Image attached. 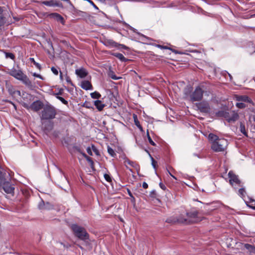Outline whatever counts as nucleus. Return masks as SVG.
<instances>
[{
    "instance_id": "obj_1",
    "label": "nucleus",
    "mask_w": 255,
    "mask_h": 255,
    "mask_svg": "<svg viewBox=\"0 0 255 255\" xmlns=\"http://www.w3.org/2000/svg\"><path fill=\"white\" fill-rule=\"evenodd\" d=\"M209 139L212 142L211 148L216 152L224 151L228 145V141L224 138H219L217 135L210 133Z\"/></svg>"
},
{
    "instance_id": "obj_2",
    "label": "nucleus",
    "mask_w": 255,
    "mask_h": 255,
    "mask_svg": "<svg viewBox=\"0 0 255 255\" xmlns=\"http://www.w3.org/2000/svg\"><path fill=\"white\" fill-rule=\"evenodd\" d=\"M6 173L0 171V191L3 190L7 194H11L13 192L14 187L5 178Z\"/></svg>"
},
{
    "instance_id": "obj_3",
    "label": "nucleus",
    "mask_w": 255,
    "mask_h": 255,
    "mask_svg": "<svg viewBox=\"0 0 255 255\" xmlns=\"http://www.w3.org/2000/svg\"><path fill=\"white\" fill-rule=\"evenodd\" d=\"M10 75L17 80L21 81L26 86L31 87L32 83L29 78L20 70H12Z\"/></svg>"
},
{
    "instance_id": "obj_4",
    "label": "nucleus",
    "mask_w": 255,
    "mask_h": 255,
    "mask_svg": "<svg viewBox=\"0 0 255 255\" xmlns=\"http://www.w3.org/2000/svg\"><path fill=\"white\" fill-rule=\"evenodd\" d=\"M71 229L75 236L82 240H86L89 239V235L85 229L76 224L71 226Z\"/></svg>"
},
{
    "instance_id": "obj_5",
    "label": "nucleus",
    "mask_w": 255,
    "mask_h": 255,
    "mask_svg": "<svg viewBox=\"0 0 255 255\" xmlns=\"http://www.w3.org/2000/svg\"><path fill=\"white\" fill-rule=\"evenodd\" d=\"M56 113V110L53 107L47 105L44 108L42 112V118L46 120L54 119Z\"/></svg>"
},
{
    "instance_id": "obj_6",
    "label": "nucleus",
    "mask_w": 255,
    "mask_h": 255,
    "mask_svg": "<svg viewBox=\"0 0 255 255\" xmlns=\"http://www.w3.org/2000/svg\"><path fill=\"white\" fill-rule=\"evenodd\" d=\"M187 222L189 223H195L202 221V218L199 216V212L196 210H191L187 212Z\"/></svg>"
},
{
    "instance_id": "obj_7",
    "label": "nucleus",
    "mask_w": 255,
    "mask_h": 255,
    "mask_svg": "<svg viewBox=\"0 0 255 255\" xmlns=\"http://www.w3.org/2000/svg\"><path fill=\"white\" fill-rule=\"evenodd\" d=\"M229 178V182L232 186L236 187L237 186H241V181L233 171H230L228 173Z\"/></svg>"
},
{
    "instance_id": "obj_8",
    "label": "nucleus",
    "mask_w": 255,
    "mask_h": 255,
    "mask_svg": "<svg viewBox=\"0 0 255 255\" xmlns=\"http://www.w3.org/2000/svg\"><path fill=\"white\" fill-rule=\"evenodd\" d=\"M203 91L200 87H197L190 95L191 100L193 102L198 101L202 99Z\"/></svg>"
},
{
    "instance_id": "obj_9",
    "label": "nucleus",
    "mask_w": 255,
    "mask_h": 255,
    "mask_svg": "<svg viewBox=\"0 0 255 255\" xmlns=\"http://www.w3.org/2000/svg\"><path fill=\"white\" fill-rule=\"evenodd\" d=\"M166 222L169 223H179L188 224V222H187V217L184 218L182 215L179 216L178 218L174 217H169L166 219Z\"/></svg>"
},
{
    "instance_id": "obj_10",
    "label": "nucleus",
    "mask_w": 255,
    "mask_h": 255,
    "mask_svg": "<svg viewBox=\"0 0 255 255\" xmlns=\"http://www.w3.org/2000/svg\"><path fill=\"white\" fill-rule=\"evenodd\" d=\"M198 109L202 112L208 113L210 110L209 104L207 102H203L197 105Z\"/></svg>"
},
{
    "instance_id": "obj_11",
    "label": "nucleus",
    "mask_w": 255,
    "mask_h": 255,
    "mask_svg": "<svg viewBox=\"0 0 255 255\" xmlns=\"http://www.w3.org/2000/svg\"><path fill=\"white\" fill-rule=\"evenodd\" d=\"M42 3L45 5L49 6H58L62 7V4L58 2L55 0H49V1H44L42 2Z\"/></svg>"
},
{
    "instance_id": "obj_12",
    "label": "nucleus",
    "mask_w": 255,
    "mask_h": 255,
    "mask_svg": "<svg viewBox=\"0 0 255 255\" xmlns=\"http://www.w3.org/2000/svg\"><path fill=\"white\" fill-rule=\"evenodd\" d=\"M75 73L81 78H84L88 75V72L84 68L76 69Z\"/></svg>"
},
{
    "instance_id": "obj_13",
    "label": "nucleus",
    "mask_w": 255,
    "mask_h": 255,
    "mask_svg": "<svg viewBox=\"0 0 255 255\" xmlns=\"http://www.w3.org/2000/svg\"><path fill=\"white\" fill-rule=\"evenodd\" d=\"M42 103L40 102L37 101L33 102L31 107V109L33 111L37 112L42 108Z\"/></svg>"
},
{
    "instance_id": "obj_14",
    "label": "nucleus",
    "mask_w": 255,
    "mask_h": 255,
    "mask_svg": "<svg viewBox=\"0 0 255 255\" xmlns=\"http://www.w3.org/2000/svg\"><path fill=\"white\" fill-rule=\"evenodd\" d=\"M81 87L84 90H88L92 89V86L89 81H83L82 82Z\"/></svg>"
},
{
    "instance_id": "obj_15",
    "label": "nucleus",
    "mask_w": 255,
    "mask_h": 255,
    "mask_svg": "<svg viewBox=\"0 0 255 255\" xmlns=\"http://www.w3.org/2000/svg\"><path fill=\"white\" fill-rule=\"evenodd\" d=\"M237 100L238 102H246L251 103L252 102V100L249 98V97L247 96H238L236 97Z\"/></svg>"
},
{
    "instance_id": "obj_16",
    "label": "nucleus",
    "mask_w": 255,
    "mask_h": 255,
    "mask_svg": "<svg viewBox=\"0 0 255 255\" xmlns=\"http://www.w3.org/2000/svg\"><path fill=\"white\" fill-rule=\"evenodd\" d=\"M238 119V114L236 113L232 112L231 117L227 119V121L229 122H232L237 121Z\"/></svg>"
},
{
    "instance_id": "obj_17",
    "label": "nucleus",
    "mask_w": 255,
    "mask_h": 255,
    "mask_svg": "<svg viewBox=\"0 0 255 255\" xmlns=\"http://www.w3.org/2000/svg\"><path fill=\"white\" fill-rule=\"evenodd\" d=\"M46 205L47 206H49V207H45V204L43 201H42L39 204V208L41 210H49L52 208V205H51L49 203H46Z\"/></svg>"
},
{
    "instance_id": "obj_18",
    "label": "nucleus",
    "mask_w": 255,
    "mask_h": 255,
    "mask_svg": "<svg viewBox=\"0 0 255 255\" xmlns=\"http://www.w3.org/2000/svg\"><path fill=\"white\" fill-rule=\"evenodd\" d=\"M94 105L99 111H102L105 107V105L100 100L95 101Z\"/></svg>"
},
{
    "instance_id": "obj_19",
    "label": "nucleus",
    "mask_w": 255,
    "mask_h": 255,
    "mask_svg": "<svg viewBox=\"0 0 255 255\" xmlns=\"http://www.w3.org/2000/svg\"><path fill=\"white\" fill-rule=\"evenodd\" d=\"M133 119H134V122L135 125L136 126V127L139 129H140L141 130H142V127L141 126V125H140V124L139 123V122L138 121L137 116L136 115L134 114L133 115Z\"/></svg>"
},
{
    "instance_id": "obj_20",
    "label": "nucleus",
    "mask_w": 255,
    "mask_h": 255,
    "mask_svg": "<svg viewBox=\"0 0 255 255\" xmlns=\"http://www.w3.org/2000/svg\"><path fill=\"white\" fill-rule=\"evenodd\" d=\"M113 55L115 57H117L122 61H125L127 60L126 58L124 57V56L121 53H114L113 54Z\"/></svg>"
},
{
    "instance_id": "obj_21",
    "label": "nucleus",
    "mask_w": 255,
    "mask_h": 255,
    "mask_svg": "<svg viewBox=\"0 0 255 255\" xmlns=\"http://www.w3.org/2000/svg\"><path fill=\"white\" fill-rule=\"evenodd\" d=\"M90 95H91V97L93 99H98L101 96V94L99 92H96V91H95V92H94L93 93H91Z\"/></svg>"
},
{
    "instance_id": "obj_22",
    "label": "nucleus",
    "mask_w": 255,
    "mask_h": 255,
    "mask_svg": "<svg viewBox=\"0 0 255 255\" xmlns=\"http://www.w3.org/2000/svg\"><path fill=\"white\" fill-rule=\"evenodd\" d=\"M108 152L109 154L112 157H115L116 155V153L114 150L110 146L108 147Z\"/></svg>"
},
{
    "instance_id": "obj_23",
    "label": "nucleus",
    "mask_w": 255,
    "mask_h": 255,
    "mask_svg": "<svg viewBox=\"0 0 255 255\" xmlns=\"http://www.w3.org/2000/svg\"><path fill=\"white\" fill-rule=\"evenodd\" d=\"M4 53L6 58H10L13 60L15 58V56L12 53L5 52Z\"/></svg>"
},
{
    "instance_id": "obj_24",
    "label": "nucleus",
    "mask_w": 255,
    "mask_h": 255,
    "mask_svg": "<svg viewBox=\"0 0 255 255\" xmlns=\"http://www.w3.org/2000/svg\"><path fill=\"white\" fill-rule=\"evenodd\" d=\"M29 60L30 61L32 62L34 65L35 66L39 69H40L41 68V66L40 65L37 63L35 60H34V59L33 58H29Z\"/></svg>"
},
{
    "instance_id": "obj_25",
    "label": "nucleus",
    "mask_w": 255,
    "mask_h": 255,
    "mask_svg": "<svg viewBox=\"0 0 255 255\" xmlns=\"http://www.w3.org/2000/svg\"><path fill=\"white\" fill-rule=\"evenodd\" d=\"M239 195L242 197H244L246 194V191L244 188H241L239 190Z\"/></svg>"
},
{
    "instance_id": "obj_26",
    "label": "nucleus",
    "mask_w": 255,
    "mask_h": 255,
    "mask_svg": "<svg viewBox=\"0 0 255 255\" xmlns=\"http://www.w3.org/2000/svg\"><path fill=\"white\" fill-rule=\"evenodd\" d=\"M240 130L245 135H247V132L246 131L245 126L243 124L240 125Z\"/></svg>"
},
{
    "instance_id": "obj_27",
    "label": "nucleus",
    "mask_w": 255,
    "mask_h": 255,
    "mask_svg": "<svg viewBox=\"0 0 255 255\" xmlns=\"http://www.w3.org/2000/svg\"><path fill=\"white\" fill-rule=\"evenodd\" d=\"M236 106L239 108L243 109L245 108L246 107V105L245 103L241 102H239V103H237L236 104Z\"/></svg>"
},
{
    "instance_id": "obj_28",
    "label": "nucleus",
    "mask_w": 255,
    "mask_h": 255,
    "mask_svg": "<svg viewBox=\"0 0 255 255\" xmlns=\"http://www.w3.org/2000/svg\"><path fill=\"white\" fill-rule=\"evenodd\" d=\"M56 98L64 105H67L68 104V102L66 100H65L63 97L57 96Z\"/></svg>"
},
{
    "instance_id": "obj_29",
    "label": "nucleus",
    "mask_w": 255,
    "mask_h": 255,
    "mask_svg": "<svg viewBox=\"0 0 255 255\" xmlns=\"http://www.w3.org/2000/svg\"><path fill=\"white\" fill-rule=\"evenodd\" d=\"M52 15H55L58 20H60V21L63 20V17L62 16H61L59 14L57 13H54L52 14Z\"/></svg>"
},
{
    "instance_id": "obj_30",
    "label": "nucleus",
    "mask_w": 255,
    "mask_h": 255,
    "mask_svg": "<svg viewBox=\"0 0 255 255\" xmlns=\"http://www.w3.org/2000/svg\"><path fill=\"white\" fill-rule=\"evenodd\" d=\"M92 150L94 151V152L97 155H99V152L98 151V150L97 149L96 147L92 144Z\"/></svg>"
},
{
    "instance_id": "obj_31",
    "label": "nucleus",
    "mask_w": 255,
    "mask_h": 255,
    "mask_svg": "<svg viewBox=\"0 0 255 255\" xmlns=\"http://www.w3.org/2000/svg\"><path fill=\"white\" fill-rule=\"evenodd\" d=\"M85 159L90 164V166H91V167H93V166L94 165V162H93V160H92V158L88 156L87 157H86Z\"/></svg>"
},
{
    "instance_id": "obj_32",
    "label": "nucleus",
    "mask_w": 255,
    "mask_h": 255,
    "mask_svg": "<svg viewBox=\"0 0 255 255\" xmlns=\"http://www.w3.org/2000/svg\"><path fill=\"white\" fill-rule=\"evenodd\" d=\"M125 164L128 163V164L131 165L132 167H134V165H135V163L134 162L130 161L128 159H126L125 160Z\"/></svg>"
},
{
    "instance_id": "obj_33",
    "label": "nucleus",
    "mask_w": 255,
    "mask_h": 255,
    "mask_svg": "<svg viewBox=\"0 0 255 255\" xmlns=\"http://www.w3.org/2000/svg\"><path fill=\"white\" fill-rule=\"evenodd\" d=\"M245 247L250 250V251H252L253 249H254V247L253 246H252V245H249V244H246L245 245Z\"/></svg>"
},
{
    "instance_id": "obj_34",
    "label": "nucleus",
    "mask_w": 255,
    "mask_h": 255,
    "mask_svg": "<svg viewBox=\"0 0 255 255\" xmlns=\"http://www.w3.org/2000/svg\"><path fill=\"white\" fill-rule=\"evenodd\" d=\"M147 137H148V141L149 142V143L152 145H155V143H154V142L152 140L151 138L150 137V136H149L148 133H147Z\"/></svg>"
},
{
    "instance_id": "obj_35",
    "label": "nucleus",
    "mask_w": 255,
    "mask_h": 255,
    "mask_svg": "<svg viewBox=\"0 0 255 255\" xmlns=\"http://www.w3.org/2000/svg\"><path fill=\"white\" fill-rule=\"evenodd\" d=\"M51 71H52V72L56 75H57L58 74V69L54 67H52L51 68Z\"/></svg>"
},
{
    "instance_id": "obj_36",
    "label": "nucleus",
    "mask_w": 255,
    "mask_h": 255,
    "mask_svg": "<svg viewBox=\"0 0 255 255\" xmlns=\"http://www.w3.org/2000/svg\"><path fill=\"white\" fill-rule=\"evenodd\" d=\"M86 150H87V152H88V153L90 155H92L93 154H92V147H88L86 149Z\"/></svg>"
},
{
    "instance_id": "obj_37",
    "label": "nucleus",
    "mask_w": 255,
    "mask_h": 255,
    "mask_svg": "<svg viewBox=\"0 0 255 255\" xmlns=\"http://www.w3.org/2000/svg\"><path fill=\"white\" fill-rule=\"evenodd\" d=\"M151 161H152V165L153 168L154 169H155L156 168V162L154 160L153 158L152 157H151Z\"/></svg>"
},
{
    "instance_id": "obj_38",
    "label": "nucleus",
    "mask_w": 255,
    "mask_h": 255,
    "mask_svg": "<svg viewBox=\"0 0 255 255\" xmlns=\"http://www.w3.org/2000/svg\"><path fill=\"white\" fill-rule=\"evenodd\" d=\"M104 177H105V179L107 181L110 182V181H111V178L110 176L108 174H105L104 175Z\"/></svg>"
},
{
    "instance_id": "obj_39",
    "label": "nucleus",
    "mask_w": 255,
    "mask_h": 255,
    "mask_svg": "<svg viewBox=\"0 0 255 255\" xmlns=\"http://www.w3.org/2000/svg\"><path fill=\"white\" fill-rule=\"evenodd\" d=\"M32 75H33V76H34L35 77H37V78H39L40 79H42V80L43 79V77L40 74H37L36 73H33Z\"/></svg>"
},
{
    "instance_id": "obj_40",
    "label": "nucleus",
    "mask_w": 255,
    "mask_h": 255,
    "mask_svg": "<svg viewBox=\"0 0 255 255\" xmlns=\"http://www.w3.org/2000/svg\"><path fill=\"white\" fill-rule=\"evenodd\" d=\"M159 186L162 189H163L164 190H166V188L165 186L162 183H159Z\"/></svg>"
},
{
    "instance_id": "obj_41",
    "label": "nucleus",
    "mask_w": 255,
    "mask_h": 255,
    "mask_svg": "<svg viewBox=\"0 0 255 255\" xmlns=\"http://www.w3.org/2000/svg\"><path fill=\"white\" fill-rule=\"evenodd\" d=\"M156 46L161 49H167V47L166 46H162L161 45H157Z\"/></svg>"
},
{
    "instance_id": "obj_42",
    "label": "nucleus",
    "mask_w": 255,
    "mask_h": 255,
    "mask_svg": "<svg viewBox=\"0 0 255 255\" xmlns=\"http://www.w3.org/2000/svg\"><path fill=\"white\" fill-rule=\"evenodd\" d=\"M0 26L4 23V20L2 17H0Z\"/></svg>"
},
{
    "instance_id": "obj_43",
    "label": "nucleus",
    "mask_w": 255,
    "mask_h": 255,
    "mask_svg": "<svg viewBox=\"0 0 255 255\" xmlns=\"http://www.w3.org/2000/svg\"><path fill=\"white\" fill-rule=\"evenodd\" d=\"M142 187L145 189L147 188L148 187V184L145 182H143L142 184Z\"/></svg>"
},
{
    "instance_id": "obj_44",
    "label": "nucleus",
    "mask_w": 255,
    "mask_h": 255,
    "mask_svg": "<svg viewBox=\"0 0 255 255\" xmlns=\"http://www.w3.org/2000/svg\"><path fill=\"white\" fill-rule=\"evenodd\" d=\"M111 78L113 79H114V80H117V79H119V78L117 77V76H116L115 75H113L111 76Z\"/></svg>"
},
{
    "instance_id": "obj_45",
    "label": "nucleus",
    "mask_w": 255,
    "mask_h": 255,
    "mask_svg": "<svg viewBox=\"0 0 255 255\" xmlns=\"http://www.w3.org/2000/svg\"><path fill=\"white\" fill-rule=\"evenodd\" d=\"M120 46H121L123 48H124V49H127L128 48V47H127L126 46L124 45L121 44V45H120Z\"/></svg>"
},
{
    "instance_id": "obj_46",
    "label": "nucleus",
    "mask_w": 255,
    "mask_h": 255,
    "mask_svg": "<svg viewBox=\"0 0 255 255\" xmlns=\"http://www.w3.org/2000/svg\"><path fill=\"white\" fill-rule=\"evenodd\" d=\"M83 156L86 158V157H87L88 156L85 153H82Z\"/></svg>"
},
{
    "instance_id": "obj_47",
    "label": "nucleus",
    "mask_w": 255,
    "mask_h": 255,
    "mask_svg": "<svg viewBox=\"0 0 255 255\" xmlns=\"http://www.w3.org/2000/svg\"><path fill=\"white\" fill-rule=\"evenodd\" d=\"M168 172H169V173L170 174V175H171V176L173 178H174V179H176V177H175L174 176L172 175V174H171L169 171H168Z\"/></svg>"
},
{
    "instance_id": "obj_48",
    "label": "nucleus",
    "mask_w": 255,
    "mask_h": 255,
    "mask_svg": "<svg viewBox=\"0 0 255 255\" xmlns=\"http://www.w3.org/2000/svg\"><path fill=\"white\" fill-rule=\"evenodd\" d=\"M45 207H49V206H47V205H46V203H45Z\"/></svg>"
},
{
    "instance_id": "obj_49",
    "label": "nucleus",
    "mask_w": 255,
    "mask_h": 255,
    "mask_svg": "<svg viewBox=\"0 0 255 255\" xmlns=\"http://www.w3.org/2000/svg\"><path fill=\"white\" fill-rule=\"evenodd\" d=\"M16 92L18 94H20V92L19 91H17Z\"/></svg>"
},
{
    "instance_id": "obj_50",
    "label": "nucleus",
    "mask_w": 255,
    "mask_h": 255,
    "mask_svg": "<svg viewBox=\"0 0 255 255\" xmlns=\"http://www.w3.org/2000/svg\"><path fill=\"white\" fill-rule=\"evenodd\" d=\"M13 106H14V108H15V109H16V106H15V105H14V104H13Z\"/></svg>"
},
{
    "instance_id": "obj_51",
    "label": "nucleus",
    "mask_w": 255,
    "mask_h": 255,
    "mask_svg": "<svg viewBox=\"0 0 255 255\" xmlns=\"http://www.w3.org/2000/svg\"><path fill=\"white\" fill-rule=\"evenodd\" d=\"M190 89V87H188L186 88V89Z\"/></svg>"
},
{
    "instance_id": "obj_52",
    "label": "nucleus",
    "mask_w": 255,
    "mask_h": 255,
    "mask_svg": "<svg viewBox=\"0 0 255 255\" xmlns=\"http://www.w3.org/2000/svg\"><path fill=\"white\" fill-rule=\"evenodd\" d=\"M252 208L254 209H255V207H252Z\"/></svg>"
},
{
    "instance_id": "obj_53",
    "label": "nucleus",
    "mask_w": 255,
    "mask_h": 255,
    "mask_svg": "<svg viewBox=\"0 0 255 255\" xmlns=\"http://www.w3.org/2000/svg\"><path fill=\"white\" fill-rule=\"evenodd\" d=\"M252 16H255V14L253 15Z\"/></svg>"
},
{
    "instance_id": "obj_54",
    "label": "nucleus",
    "mask_w": 255,
    "mask_h": 255,
    "mask_svg": "<svg viewBox=\"0 0 255 255\" xmlns=\"http://www.w3.org/2000/svg\"><path fill=\"white\" fill-rule=\"evenodd\" d=\"M1 8L0 7V11H1Z\"/></svg>"
}]
</instances>
